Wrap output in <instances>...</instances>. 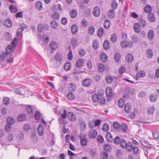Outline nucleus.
I'll use <instances>...</instances> for the list:
<instances>
[{"label":"nucleus","instance_id":"nucleus-23","mask_svg":"<svg viewBox=\"0 0 159 159\" xmlns=\"http://www.w3.org/2000/svg\"><path fill=\"white\" fill-rule=\"evenodd\" d=\"M106 138L107 141L109 142L112 141L113 140L112 136L109 132L107 133Z\"/></svg>","mask_w":159,"mask_h":159},{"label":"nucleus","instance_id":"nucleus-54","mask_svg":"<svg viewBox=\"0 0 159 159\" xmlns=\"http://www.w3.org/2000/svg\"><path fill=\"white\" fill-rule=\"evenodd\" d=\"M88 141L87 139L84 138L80 140V145L82 146H86L87 143Z\"/></svg>","mask_w":159,"mask_h":159},{"label":"nucleus","instance_id":"nucleus-27","mask_svg":"<svg viewBox=\"0 0 159 159\" xmlns=\"http://www.w3.org/2000/svg\"><path fill=\"white\" fill-rule=\"evenodd\" d=\"M107 15L109 18H113L115 16V13L114 10H110L108 11Z\"/></svg>","mask_w":159,"mask_h":159},{"label":"nucleus","instance_id":"nucleus-62","mask_svg":"<svg viewBox=\"0 0 159 159\" xmlns=\"http://www.w3.org/2000/svg\"><path fill=\"white\" fill-rule=\"evenodd\" d=\"M103 148L105 151L107 152H109L111 150V147L109 145L106 144L104 145Z\"/></svg>","mask_w":159,"mask_h":159},{"label":"nucleus","instance_id":"nucleus-4","mask_svg":"<svg viewBox=\"0 0 159 159\" xmlns=\"http://www.w3.org/2000/svg\"><path fill=\"white\" fill-rule=\"evenodd\" d=\"M49 28V26L48 24L43 25V24H40L38 27V31L41 33L43 31L48 30Z\"/></svg>","mask_w":159,"mask_h":159},{"label":"nucleus","instance_id":"nucleus-44","mask_svg":"<svg viewBox=\"0 0 159 159\" xmlns=\"http://www.w3.org/2000/svg\"><path fill=\"white\" fill-rule=\"evenodd\" d=\"M118 106L120 108L123 107L124 105V100L122 98H120L118 101Z\"/></svg>","mask_w":159,"mask_h":159},{"label":"nucleus","instance_id":"nucleus-34","mask_svg":"<svg viewBox=\"0 0 159 159\" xmlns=\"http://www.w3.org/2000/svg\"><path fill=\"white\" fill-rule=\"evenodd\" d=\"M80 24L81 26L83 27H86L88 26L87 21L85 19H83L81 20Z\"/></svg>","mask_w":159,"mask_h":159},{"label":"nucleus","instance_id":"nucleus-30","mask_svg":"<svg viewBox=\"0 0 159 159\" xmlns=\"http://www.w3.org/2000/svg\"><path fill=\"white\" fill-rule=\"evenodd\" d=\"M98 101L100 104L101 105H103L105 102L106 99L104 97L100 96Z\"/></svg>","mask_w":159,"mask_h":159},{"label":"nucleus","instance_id":"nucleus-39","mask_svg":"<svg viewBox=\"0 0 159 159\" xmlns=\"http://www.w3.org/2000/svg\"><path fill=\"white\" fill-rule=\"evenodd\" d=\"M110 39L112 43L115 42L117 39L116 35L115 34H112L111 36Z\"/></svg>","mask_w":159,"mask_h":159},{"label":"nucleus","instance_id":"nucleus-43","mask_svg":"<svg viewBox=\"0 0 159 159\" xmlns=\"http://www.w3.org/2000/svg\"><path fill=\"white\" fill-rule=\"evenodd\" d=\"M157 95L155 94H152L150 95L149 97L150 101L152 102L155 101L157 98Z\"/></svg>","mask_w":159,"mask_h":159},{"label":"nucleus","instance_id":"nucleus-57","mask_svg":"<svg viewBox=\"0 0 159 159\" xmlns=\"http://www.w3.org/2000/svg\"><path fill=\"white\" fill-rule=\"evenodd\" d=\"M99 44L98 42V41L97 40H95L93 42V48L95 49H97L98 48Z\"/></svg>","mask_w":159,"mask_h":159},{"label":"nucleus","instance_id":"nucleus-47","mask_svg":"<svg viewBox=\"0 0 159 159\" xmlns=\"http://www.w3.org/2000/svg\"><path fill=\"white\" fill-rule=\"evenodd\" d=\"M71 67V65L69 62H67L64 66V69L66 70H69Z\"/></svg>","mask_w":159,"mask_h":159},{"label":"nucleus","instance_id":"nucleus-10","mask_svg":"<svg viewBox=\"0 0 159 159\" xmlns=\"http://www.w3.org/2000/svg\"><path fill=\"white\" fill-rule=\"evenodd\" d=\"M97 134V131L94 129H92L89 132V137L91 138H95Z\"/></svg>","mask_w":159,"mask_h":159},{"label":"nucleus","instance_id":"nucleus-22","mask_svg":"<svg viewBox=\"0 0 159 159\" xmlns=\"http://www.w3.org/2000/svg\"><path fill=\"white\" fill-rule=\"evenodd\" d=\"M71 30L72 33L75 34L78 31V27L75 25H73L71 27Z\"/></svg>","mask_w":159,"mask_h":159},{"label":"nucleus","instance_id":"nucleus-13","mask_svg":"<svg viewBox=\"0 0 159 159\" xmlns=\"http://www.w3.org/2000/svg\"><path fill=\"white\" fill-rule=\"evenodd\" d=\"M148 18L149 20L151 22H153L155 21V16L152 13H148Z\"/></svg>","mask_w":159,"mask_h":159},{"label":"nucleus","instance_id":"nucleus-52","mask_svg":"<svg viewBox=\"0 0 159 159\" xmlns=\"http://www.w3.org/2000/svg\"><path fill=\"white\" fill-rule=\"evenodd\" d=\"M111 6L112 8V10H114L116 8L117 6V4L116 3V0H114L112 1L111 4Z\"/></svg>","mask_w":159,"mask_h":159},{"label":"nucleus","instance_id":"nucleus-63","mask_svg":"<svg viewBox=\"0 0 159 159\" xmlns=\"http://www.w3.org/2000/svg\"><path fill=\"white\" fill-rule=\"evenodd\" d=\"M120 57V54L118 53H116L114 56L116 62H118L119 61Z\"/></svg>","mask_w":159,"mask_h":159},{"label":"nucleus","instance_id":"nucleus-11","mask_svg":"<svg viewBox=\"0 0 159 159\" xmlns=\"http://www.w3.org/2000/svg\"><path fill=\"white\" fill-rule=\"evenodd\" d=\"M36 132L35 131H33L31 133L30 136V139L34 142H36L38 141V138L36 136Z\"/></svg>","mask_w":159,"mask_h":159},{"label":"nucleus","instance_id":"nucleus-42","mask_svg":"<svg viewBox=\"0 0 159 159\" xmlns=\"http://www.w3.org/2000/svg\"><path fill=\"white\" fill-rule=\"evenodd\" d=\"M62 58V57L60 53H57L55 57V59L57 61H61Z\"/></svg>","mask_w":159,"mask_h":159},{"label":"nucleus","instance_id":"nucleus-60","mask_svg":"<svg viewBox=\"0 0 159 159\" xmlns=\"http://www.w3.org/2000/svg\"><path fill=\"white\" fill-rule=\"evenodd\" d=\"M132 147V149L133 150L134 154L135 155H137L139 151L138 148L135 146L133 147V145Z\"/></svg>","mask_w":159,"mask_h":159},{"label":"nucleus","instance_id":"nucleus-49","mask_svg":"<svg viewBox=\"0 0 159 159\" xmlns=\"http://www.w3.org/2000/svg\"><path fill=\"white\" fill-rule=\"evenodd\" d=\"M107 84H110L113 81V79L110 76L108 75L107 76L106 80Z\"/></svg>","mask_w":159,"mask_h":159},{"label":"nucleus","instance_id":"nucleus-40","mask_svg":"<svg viewBox=\"0 0 159 159\" xmlns=\"http://www.w3.org/2000/svg\"><path fill=\"white\" fill-rule=\"evenodd\" d=\"M68 99L70 100H73L75 98V96L73 94V92H69L67 94Z\"/></svg>","mask_w":159,"mask_h":159},{"label":"nucleus","instance_id":"nucleus-2","mask_svg":"<svg viewBox=\"0 0 159 159\" xmlns=\"http://www.w3.org/2000/svg\"><path fill=\"white\" fill-rule=\"evenodd\" d=\"M120 146L121 147L124 148H126L128 151H130L132 150L133 144L132 143L129 142L127 143L124 139H121Z\"/></svg>","mask_w":159,"mask_h":159},{"label":"nucleus","instance_id":"nucleus-53","mask_svg":"<svg viewBox=\"0 0 159 159\" xmlns=\"http://www.w3.org/2000/svg\"><path fill=\"white\" fill-rule=\"evenodd\" d=\"M109 129V126L106 123L104 124L102 126V130L106 132H107Z\"/></svg>","mask_w":159,"mask_h":159},{"label":"nucleus","instance_id":"nucleus-50","mask_svg":"<svg viewBox=\"0 0 159 159\" xmlns=\"http://www.w3.org/2000/svg\"><path fill=\"white\" fill-rule=\"evenodd\" d=\"M121 141V139H120V137L117 136L115 138L114 143L116 144H118L120 143Z\"/></svg>","mask_w":159,"mask_h":159},{"label":"nucleus","instance_id":"nucleus-3","mask_svg":"<svg viewBox=\"0 0 159 159\" xmlns=\"http://www.w3.org/2000/svg\"><path fill=\"white\" fill-rule=\"evenodd\" d=\"M49 46L51 50L50 51L51 53L52 54L54 51L56 50L57 48V43L56 42L52 41L50 43Z\"/></svg>","mask_w":159,"mask_h":159},{"label":"nucleus","instance_id":"nucleus-59","mask_svg":"<svg viewBox=\"0 0 159 159\" xmlns=\"http://www.w3.org/2000/svg\"><path fill=\"white\" fill-rule=\"evenodd\" d=\"M36 7L37 9H38L39 10H41L42 8V5L41 2H38L36 4Z\"/></svg>","mask_w":159,"mask_h":159},{"label":"nucleus","instance_id":"nucleus-9","mask_svg":"<svg viewBox=\"0 0 159 159\" xmlns=\"http://www.w3.org/2000/svg\"><path fill=\"white\" fill-rule=\"evenodd\" d=\"M43 129L42 125L39 124L38 126L37 131L38 134L40 136H42L44 134Z\"/></svg>","mask_w":159,"mask_h":159},{"label":"nucleus","instance_id":"nucleus-31","mask_svg":"<svg viewBox=\"0 0 159 159\" xmlns=\"http://www.w3.org/2000/svg\"><path fill=\"white\" fill-rule=\"evenodd\" d=\"M83 60L82 59H79L77 61L76 63V66L77 67L79 68L82 66L83 65Z\"/></svg>","mask_w":159,"mask_h":159},{"label":"nucleus","instance_id":"nucleus-1","mask_svg":"<svg viewBox=\"0 0 159 159\" xmlns=\"http://www.w3.org/2000/svg\"><path fill=\"white\" fill-rule=\"evenodd\" d=\"M17 40V39L16 38H15L11 45H8L6 48V52L5 55V57H6L8 55L11 54L14 52V51L16 44V41Z\"/></svg>","mask_w":159,"mask_h":159},{"label":"nucleus","instance_id":"nucleus-33","mask_svg":"<svg viewBox=\"0 0 159 159\" xmlns=\"http://www.w3.org/2000/svg\"><path fill=\"white\" fill-rule=\"evenodd\" d=\"M120 128H121L122 131L124 133L126 132L128 129L127 126L125 124H122L120 126Z\"/></svg>","mask_w":159,"mask_h":159},{"label":"nucleus","instance_id":"nucleus-24","mask_svg":"<svg viewBox=\"0 0 159 159\" xmlns=\"http://www.w3.org/2000/svg\"><path fill=\"white\" fill-rule=\"evenodd\" d=\"M145 147L148 148H151L152 147L151 144H150L148 142L146 141H144L141 143Z\"/></svg>","mask_w":159,"mask_h":159},{"label":"nucleus","instance_id":"nucleus-25","mask_svg":"<svg viewBox=\"0 0 159 159\" xmlns=\"http://www.w3.org/2000/svg\"><path fill=\"white\" fill-rule=\"evenodd\" d=\"M124 110L125 111L126 113H129L130 112L131 110V107L129 103L125 104L124 107Z\"/></svg>","mask_w":159,"mask_h":159},{"label":"nucleus","instance_id":"nucleus-28","mask_svg":"<svg viewBox=\"0 0 159 159\" xmlns=\"http://www.w3.org/2000/svg\"><path fill=\"white\" fill-rule=\"evenodd\" d=\"M9 9L11 12L16 13L17 11V8L14 6L11 5L9 6Z\"/></svg>","mask_w":159,"mask_h":159},{"label":"nucleus","instance_id":"nucleus-45","mask_svg":"<svg viewBox=\"0 0 159 159\" xmlns=\"http://www.w3.org/2000/svg\"><path fill=\"white\" fill-rule=\"evenodd\" d=\"M70 14L71 18H74L77 16V12L75 10H72L70 12Z\"/></svg>","mask_w":159,"mask_h":159},{"label":"nucleus","instance_id":"nucleus-12","mask_svg":"<svg viewBox=\"0 0 159 159\" xmlns=\"http://www.w3.org/2000/svg\"><path fill=\"white\" fill-rule=\"evenodd\" d=\"M100 13V9L98 7H96L93 9V14L96 17L98 16Z\"/></svg>","mask_w":159,"mask_h":159},{"label":"nucleus","instance_id":"nucleus-21","mask_svg":"<svg viewBox=\"0 0 159 159\" xmlns=\"http://www.w3.org/2000/svg\"><path fill=\"white\" fill-rule=\"evenodd\" d=\"M139 24L141 27H144L146 26V23L145 21L143 19H140L139 20Z\"/></svg>","mask_w":159,"mask_h":159},{"label":"nucleus","instance_id":"nucleus-55","mask_svg":"<svg viewBox=\"0 0 159 159\" xmlns=\"http://www.w3.org/2000/svg\"><path fill=\"white\" fill-rule=\"evenodd\" d=\"M98 70L100 72H102L104 70V66L102 64L99 63L98 67Z\"/></svg>","mask_w":159,"mask_h":159},{"label":"nucleus","instance_id":"nucleus-36","mask_svg":"<svg viewBox=\"0 0 159 159\" xmlns=\"http://www.w3.org/2000/svg\"><path fill=\"white\" fill-rule=\"evenodd\" d=\"M110 23L109 20H107L105 21L103 26L104 28L106 29H108L110 26Z\"/></svg>","mask_w":159,"mask_h":159},{"label":"nucleus","instance_id":"nucleus-8","mask_svg":"<svg viewBox=\"0 0 159 159\" xmlns=\"http://www.w3.org/2000/svg\"><path fill=\"white\" fill-rule=\"evenodd\" d=\"M134 60V57L131 54L128 53L126 56L125 60L128 63H131Z\"/></svg>","mask_w":159,"mask_h":159},{"label":"nucleus","instance_id":"nucleus-7","mask_svg":"<svg viewBox=\"0 0 159 159\" xmlns=\"http://www.w3.org/2000/svg\"><path fill=\"white\" fill-rule=\"evenodd\" d=\"M67 116L71 121H74L76 120V116L72 112H69L67 114Z\"/></svg>","mask_w":159,"mask_h":159},{"label":"nucleus","instance_id":"nucleus-18","mask_svg":"<svg viewBox=\"0 0 159 159\" xmlns=\"http://www.w3.org/2000/svg\"><path fill=\"white\" fill-rule=\"evenodd\" d=\"M7 121L8 124L11 125H13L15 122V119L11 117H8L7 118Z\"/></svg>","mask_w":159,"mask_h":159},{"label":"nucleus","instance_id":"nucleus-20","mask_svg":"<svg viewBox=\"0 0 159 159\" xmlns=\"http://www.w3.org/2000/svg\"><path fill=\"white\" fill-rule=\"evenodd\" d=\"M140 25L139 23H135L134 26V31L137 33L139 32L140 31Z\"/></svg>","mask_w":159,"mask_h":159},{"label":"nucleus","instance_id":"nucleus-19","mask_svg":"<svg viewBox=\"0 0 159 159\" xmlns=\"http://www.w3.org/2000/svg\"><path fill=\"white\" fill-rule=\"evenodd\" d=\"M100 58L102 62H105L107 61V57L105 53H102L100 54Z\"/></svg>","mask_w":159,"mask_h":159},{"label":"nucleus","instance_id":"nucleus-15","mask_svg":"<svg viewBox=\"0 0 159 159\" xmlns=\"http://www.w3.org/2000/svg\"><path fill=\"white\" fill-rule=\"evenodd\" d=\"M103 45V48L105 50L109 49L110 47L109 42L107 40H105L104 42Z\"/></svg>","mask_w":159,"mask_h":159},{"label":"nucleus","instance_id":"nucleus-37","mask_svg":"<svg viewBox=\"0 0 159 159\" xmlns=\"http://www.w3.org/2000/svg\"><path fill=\"white\" fill-rule=\"evenodd\" d=\"M99 97L100 96H99L98 95L96 94H94L92 96V100L94 102H97L98 101Z\"/></svg>","mask_w":159,"mask_h":159},{"label":"nucleus","instance_id":"nucleus-46","mask_svg":"<svg viewBox=\"0 0 159 159\" xmlns=\"http://www.w3.org/2000/svg\"><path fill=\"white\" fill-rule=\"evenodd\" d=\"M80 128L82 131H84L86 128V123L83 120H81L80 121Z\"/></svg>","mask_w":159,"mask_h":159},{"label":"nucleus","instance_id":"nucleus-14","mask_svg":"<svg viewBox=\"0 0 159 159\" xmlns=\"http://www.w3.org/2000/svg\"><path fill=\"white\" fill-rule=\"evenodd\" d=\"M26 118L27 117L25 115L21 114L18 116L17 119L18 121L20 122L25 121Z\"/></svg>","mask_w":159,"mask_h":159},{"label":"nucleus","instance_id":"nucleus-5","mask_svg":"<svg viewBox=\"0 0 159 159\" xmlns=\"http://www.w3.org/2000/svg\"><path fill=\"white\" fill-rule=\"evenodd\" d=\"M91 82L92 80L90 79L87 78L83 80L82 84L84 86L88 87L91 85Z\"/></svg>","mask_w":159,"mask_h":159},{"label":"nucleus","instance_id":"nucleus-61","mask_svg":"<svg viewBox=\"0 0 159 159\" xmlns=\"http://www.w3.org/2000/svg\"><path fill=\"white\" fill-rule=\"evenodd\" d=\"M132 39L134 43H137L139 41V39L138 37L136 35H133Z\"/></svg>","mask_w":159,"mask_h":159},{"label":"nucleus","instance_id":"nucleus-48","mask_svg":"<svg viewBox=\"0 0 159 159\" xmlns=\"http://www.w3.org/2000/svg\"><path fill=\"white\" fill-rule=\"evenodd\" d=\"M59 14L57 12H54L52 15V17L55 20H58L59 17Z\"/></svg>","mask_w":159,"mask_h":159},{"label":"nucleus","instance_id":"nucleus-29","mask_svg":"<svg viewBox=\"0 0 159 159\" xmlns=\"http://www.w3.org/2000/svg\"><path fill=\"white\" fill-rule=\"evenodd\" d=\"M154 36V32L152 30H150L148 33V37L150 39H152Z\"/></svg>","mask_w":159,"mask_h":159},{"label":"nucleus","instance_id":"nucleus-58","mask_svg":"<svg viewBox=\"0 0 159 159\" xmlns=\"http://www.w3.org/2000/svg\"><path fill=\"white\" fill-rule=\"evenodd\" d=\"M155 111V108L153 107H150L148 109V115H152Z\"/></svg>","mask_w":159,"mask_h":159},{"label":"nucleus","instance_id":"nucleus-6","mask_svg":"<svg viewBox=\"0 0 159 159\" xmlns=\"http://www.w3.org/2000/svg\"><path fill=\"white\" fill-rule=\"evenodd\" d=\"M106 93L107 96V99L111 97L113 95V93L112 89L109 87L107 88L106 89Z\"/></svg>","mask_w":159,"mask_h":159},{"label":"nucleus","instance_id":"nucleus-38","mask_svg":"<svg viewBox=\"0 0 159 159\" xmlns=\"http://www.w3.org/2000/svg\"><path fill=\"white\" fill-rule=\"evenodd\" d=\"M104 33L103 29L102 27L100 28L98 31V35L99 37H101L102 36Z\"/></svg>","mask_w":159,"mask_h":159},{"label":"nucleus","instance_id":"nucleus-51","mask_svg":"<svg viewBox=\"0 0 159 159\" xmlns=\"http://www.w3.org/2000/svg\"><path fill=\"white\" fill-rule=\"evenodd\" d=\"M34 116L35 119L38 120L41 118V114L39 111H37L35 113Z\"/></svg>","mask_w":159,"mask_h":159},{"label":"nucleus","instance_id":"nucleus-41","mask_svg":"<svg viewBox=\"0 0 159 159\" xmlns=\"http://www.w3.org/2000/svg\"><path fill=\"white\" fill-rule=\"evenodd\" d=\"M152 8L150 6L148 5H146L144 8V11L147 13H150L152 11Z\"/></svg>","mask_w":159,"mask_h":159},{"label":"nucleus","instance_id":"nucleus-35","mask_svg":"<svg viewBox=\"0 0 159 159\" xmlns=\"http://www.w3.org/2000/svg\"><path fill=\"white\" fill-rule=\"evenodd\" d=\"M88 33L90 35L93 34L95 31V28L93 26H90L88 28Z\"/></svg>","mask_w":159,"mask_h":159},{"label":"nucleus","instance_id":"nucleus-26","mask_svg":"<svg viewBox=\"0 0 159 159\" xmlns=\"http://www.w3.org/2000/svg\"><path fill=\"white\" fill-rule=\"evenodd\" d=\"M146 54L147 57L150 58H151L153 56V52L150 49H148L146 52Z\"/></svg>","mask_w":159,"mask_h":159},{"label":"nucleus","instance_id":"nucleus-32","mask_svg":"<svg viewBox=\"0 0 159 159\" xmlns=\"http://www.w3.org/2000/svg\"><path fill=\"white\" fill-rule=\"evenodd\" d=\"M4 24H6V26L10 27L12 26V22L10 19L8 18L6 19V20L4 22Z\"/></svg>","mask_w":159,"mask_h":159},{"label":"nucleus","instance_id":"nucleus-16","mask_svg":"<svg viewBox=\"0 0 159 159\" xmlns=\"http://www.w3.org/2000/svg\"><path fill=\"white\" fill-rule=\"evenodd\" d=\"M145 73L144 71L141 70L139 71L137 74V77L136 78V80H138L137 77H142L145 76Z\"/></svg>","mask_w":159,"mask_h":159},{"label":"nucleus","instance_id":"nucleus-64","mask_svg":"<svg viewBox=\"0 0 159 159\" xmlns=\"http://www.w3.org/2000/svg\"><path fill=\"white\" fill-rule=\"evenodd\" d=\"M51 26L54 29H56L57 28V22L54 20H52L51 22Z\"/></svg>","mask_w":159,"mask_h":159},{"label":"nucleus","instance_id":"nucleus-17","mask_svg":"<svg viewBox=\"0 0 159 159\" xmlns=\"http://www.w3.org/2000/svg\"><path fill=\"white\" fill-rule=\"evenodd\" d=\"M75 89V85L72 83H70L69 85V92H73Z\"/></svg>","mask_w":159,"mask_h":159},{"label":"nucleus","instance_id":"nucleus-56","mask_svg":"<svg viewBox=\"0 0 159 159\" xmlns=\"http://www.w3.org/2000/svg\"><path fill=\"white\" fill-rule=\"evenodd\" d=\"M3 104L5 105H7L10 103L9 98L8 97H5L3 99Z\"/></svg>","mask_w":159,"mask_h":159}]
</instances>
